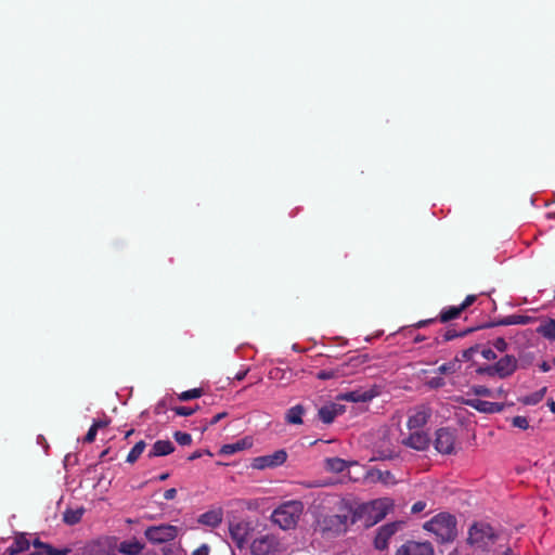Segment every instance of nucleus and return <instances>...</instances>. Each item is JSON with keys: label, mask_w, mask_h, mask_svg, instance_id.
I'll return each instance as SVG.
<instances>
[{"label": "nucleus", "mask_w": 555, "mask_h": 555, "mask_svg": "<svg viewBox=\"0 0 555 555\" xmlns=\"http://www.w3.org/2000/svg\"><path fill=\"white\" fill-rule=\"evenodd\" d=\"M424 529L433 532L439 542H451L457 535L456 518L449 513H440L426 521Z\"/></svg>", "instance_id": "nucleus-1"}, {"label": "nucleus", "mask_w": 555, "mask_h": 555, "mask_svg": "<svg viewBox=\"0 0 555 555\" xmlns=\"http://www.w3.org/2000/svg\"><path fill=\"white\" fill-rule=\"evenodd\" d=\"M302 503L299 501L286 502L274 509L271 519L284 530L294 528L302 513Z\"/></svg>", "instance_id": "nucleus-2"}, {"label": "nucleus", "mask_w": 555, "mask_h": 555, "mask_svg": "<svg viewBox=\"0 0 555 555\" xmlns=\"http://www.w3.org/2000/svg\"><path fill=\"white\" fill-rule=\"evenodd\" d=\"M494 529L487 522H475L468 530L467 543L476 548L486 551L496 541Z\"/></svg>", "instance_id": "nucleus-3"}, {"label": "nucleus", "mask_w": 555, "mask_h": 555, "mask_svg": "<svg viewBox=\"0 0 555 555\" xmlns=\"http://www.w3.org/2000/svg\"><path fill=\"white\" fill-rule=\"evenodd\" d=\"M456 430L450 427H441L435 431L434 447L443 455L455 453Z\"/></svg>", "instance_id": "nucleus-4"}, {"label": "nucleus", "mask_w": 555, "mask_h": 555, "mask_svg": "<svg viewBox=\"0 0 555 555\" xmlns=\"http://www.w3.org/2000/svg\"><path fill=\"white\" fill-rule=\"evenodd\" d=\"M144 534L150 542L162 544L175 540L178 535V528L167 524L151 526L145 530Z\"/></svg>", "instance_id": "nucleus-5"}, {"label": "nucleus", "mask_w": 555, "mask_h": 555, "mask_svg": "<svg viewBox=\"0 0 555 555\" xmlns=\"http://www.w3.org/2000/svg\"><path fill=\"white\" fill-rule=\"evenodd\" d=\"M279 550V541L273 534L256 538L250 544L253 555H270Z\"/></svg>", "instance_id": "nucleus-6"}, {"label": "nucleus", "mask_w": 555, "mask_h": 555, "mask_svg": "<svg viewBox=\"0 0 555 555\" xmlns=\"http://www.w3.org/2000/svg\"><path fill=\"white\" fill-rule=\"evenodd\" d=\"M431 409L427 405H418L410 410L406 427L410 430H421L430 420Z\"/></svg>", "instance_id": "nucleus-7"}, {"label": "nucleus", "mask_w": 555, "mask_h": 555, "mask_svg": "<svg viewBox=\"0 0 555 555\" xmlns=\"http://www.w3.org/2000/svg\"><path fill=\"white\" fill-rule=\"evenodd\" d=\"M250 531L251 526L248 521L240 520L230 521L229 524L231 539L240 550L244 548L246 545Z\"/></svg>", "instance_id": "nucleus-8"}, {"label": "nucleus", "mask_w": 555, "mask_h": 555, "mask_svg": "<svg viewBox=\"0 0 555 555\" xmlns=\"http://www.w3.org/2000/svg\"><path fill=\"white\" fill-rule=\"evenodd\" d=\"M354 524L357 521V515L351 509L346 511L341 514L330 515L324 519L326 529L335 532L346 531L348 522Z\"/></svg>", "instance_id": "nucleus-9"}, {"label": "nucleus", "mask_w": 555, "mask_h": 555, "mask_svg": "<svg viewBox=\"0 0 555 555\" xmlns=\"http://www.w3.org/2000/svg\"><path fill=\"white\" fill-rule=\"evenodd\" d=\"M431 439L427 433L423 430H414L408 437L403 438L401 443L404 447L416 451H426L430 446Z\"/></svg>", "instance_id": "nucleus-10"}, {"label": "nucleus", "mask_w": 555, "mask_h": 555, "mask_svg": "<svg viewBox=\"0 0 555 555\" xmlns=\"http://www.w3.org/2000/svg\"><path fill=\"white\" fill-rule=\"evenodd\" d=\"M396 555H434V548L428 542L408 541L397 550Z\"/></svg>", "instance_id": "nucleus-11"}, {"label": "nucleus", "mask_w": 555, "mask_h": 555, "mask_svg": "<svg viewBox=\"0 0 555 555\" xmlns=\"http://www.w3.org/2000/svg\"><path fill=\"white\" fill-rule=\"evenodd\" d=\"M287 459L284 450H278L273 454L258 456L253 461V467L257 469H264L268 467H276L282 465Z\"/></svg>", "instance_id": "nucleus-12"}, {"label": "nucleus", "mask_w": 555, "mask_h": 555, "mask_svg": "<svg viewBox=\"0 0 555 555\" xmlns=\"http://www.w3.org/2000/svg\"><path fill=\"white\" fill-rule=\"evenodd\" d=\"M518 365V360L515 356L505 354L494 363V372L498 377L507 378L517 371Z\"/></svg>", "instance_id": "nucleus-13"}, {"label": "nucleus", "mask_w": 555, "mask_h": 555, "mask_svg": "<svg viewBox=\"0 0 555 555\" xmlns=\"http://www.w3.org/2000/svg\"><path fill=\"white\" fill-rule=\"evenodd\" d=\"M464 404L475 409L481 413H500L503 411L504 405L499 402L483 401L480 399H467Z\"/></svg>", "instance_id": "nucleus-14"}, {"label": "nucleus", "mask_w": 555, "mask_h": 555, "mask_svg": "<svg viewBox=\"0 0 555 555\" xmlns=\"http://www.w3.org/2000/svg\"><path fill=\"white\" fill-rule=\"evenodd\" d=\"M397 524H387L382 526L374 539V546L377 550H385L388 545L389 539L397 532Z\"/></svg>", "instance_id": "nucleus-15"}, {"label": "nucleus", "mask_w": 555, "mask_h": 555, "mask_svg": "<svg viewBox=\"0 0 555 555\" xmlns=\"http://www.w3.org/2000/svg\"><path fill=\"white\" fill-rule=\"evenodd\" d=\"M344 413V406L340 404L332 403L324 405L319 409L318 415L324 424H331L334 422L337 415Z\"/></svg>", "instance_id": "nucleus-16"}, {"label": "nucleus", "mask_w": 555, "mask_h": 555, "mask_svg": "<svg viewBox=\"0 0 555 555\" xmlns=\"http://www.w3.org/2000/svg\"><path fill=\"white\" fill-rule=\"evenodd\" d=\"M175 451V446L170 440H157L149 451L147 456L150 459L156 456H166Z\"/></svg>", "instance_id": "nucleus-17"}, {"label": "nucleus", "mask_w": 555, "mask_h": 555, "mask_svg": "<svg viewBox=\"0 0 555 555\" xmlns=\"http://www.w3.org/2000/svg\"><path fill=\"white\" fill-rule=\"evenodd\" d=\"M144 545L140 541L132 539L122 541L119 544L118 551L125 555H139Z\"/></svg>", "instance_id": "nucleus-18"}, {"label": "nucleus", "mask_w": 555, "mask_h": 555, "mask_svg": "<svg viewBox=\"0 0 555 555\" xmlns=\"http://www.w3.org/2000/svg\"><path fill=\"white\" fill-rule=\"evenodd\" d=\"M222 521V513L221 511H208L202 514L198 518V522L209 527H217Z\"/></svg>", "instance_id": "nucleus-19"}, {"label": "nucleus", "mask_w": 555, "mask_h": 555, "mask_svg": "<svg viewBox=\"0 0 555 555\" xmlns=\"http://www.w3.org/2000/svg\"><path fill=\"white\" fill-rule=\"evenodd\" d=\"M374 398V393L372 391H363V390H353L346 392L341 396L343 400L349 402H367Z\"/></svg>", "instance_id": "nucleus-20"}, {"label": "nucleus", "mask_w": 555, "mask_h": 555, "mask_svg": "<svg viewBox=\"0 0 555 555\" xmlns=\"http://www.w3.org/2000/svg\"><path fill=\"white\" fill-rule=\"evenodd\" d=\"M251 441L249 438H243L234 443H229V444H224L222 446L221 448V453L222 454H227V455H231V454H234L238 451H242V450H245L247 448H250L251 447Z\"/></svg>", "instance_id": "nucleus-21"}, {"label": "nucleus", "mask_w": 555, "mask_h": 555, "mask_svg": "<svg viewBox=\"0 0 555 555\" xmlns=\"http://www.w3.org/2000/svg\"><path fill=\"white\" fill-rule=\"evenodd\" d=\"M29 548V541L24 537L20 535L14 539L13 543L5 550L8 555H16L25 552Z\"/></svg>", "instance_id": "nucleus-22"}, {"label": "nucleus", "mask_w": 555, "mask_h": 555, "mask_svg": "<svg viewBox=\"0 0 555 555\" xmlns=\"http://www.w3.org/2000/svg\"><path fill=\"white\" fill-rule=\"evenodd\" d=\"M537 333L548 340H555V320L547 319L537 327Z\"/></svg>", "instance_id": "nucleus-23"}, {"label": "nucleus", "mask_w": 555, "mask_h": 555, "mask_svg": "<svg viewBox=\"0 0 555 555\" xmlns=\"http://www.w3.org/2000/svg\"><path fill=\"white\" fill-rule=\"evenodd\" d=\"M305 413V409L301 404H297L287 410L285 415V421L288 424L300 425L302 424V415Z\"/></svg>", "instance_id": "nucleus-24"}, {"label": "nucleus", "mask_w": 555, "mask_h": 555, "mask_svg": "<svg viewBox=\"0 0 555 555\" xmlns=\"http://www.w3.org/2000/svg\"><path fill=\"white\" fill-rule=\"evenodd\" d=\"M349 466V463L340 457H328L325 460V469L332 473H341Z\"/></svg>", "instance_id": "nucleus-25"}, {"label": "nucleus", "mask_w": 555, "mask_h": 555, "mask_svg": "<svg viewBox=\"0 0 555 555\" xmlns=\"http://www.w3.org/2000/svg\"><path fill=\"white\" fill-rule=\"evenodd\" d=\"M83 512H85L83 508H77V509L67 508L63 514V520L67 525H70V526L76 525L81 520Z\"/></svg>", "instance_id": "nucleus-26"}, {"label": "nucleus", "mask_w": 555, "mask_h": 555, "mask_svg": "<svg viewBox=\"0 0 555 555\" xmlns=\"http://www.w3.org/2000/svg\"><path fill=\"white\" fill-rule=\"evenodd\" d=\"M390 507L391 503L388 499L375 501L373 503V508L376 511L375 521L383 519L387 515Z\"/></svg>", "instance_id": "nucleus-27"}, {"label": "nucleus", "mask_w": 555, "mask_h": 555, "mask_svg": "<svg viewBox=\"0 0 555 555\" xmlns=\"http://www.w3.org/2000/svg\"><path fill=\"white\" fill-rule=\"evenodd\" d=\"M463 312L460 306H451L443 309L439 314V320L442 323L449 322L460 317Z\"/></svg>", "instance_id": "nucleus-28"}, {"label": "nucleus", "mask_w": 555, "mask_h": 555, "mask_svg": "<svg viewBox=\"0 0 555 555\" xmlns=\"http://www.w3.org/2000/svg\"><path fill=\"white\" fill-rule=\"evenodd\" d=\"M547 391V388L546 387H542L541 389L524 397L520 399V401L526 404V405H535L538 404L539 402L542 401V399L544 398L545 393Z\"/></svg>", "instance_id": "nucleus-29"}, {"label": "nucleus", "mask_w": 555, "mask_h": 555, "mask_svg": "<svg viewBox=\"0 0 555 555\" xmlns=\"http://www.w3.org/2000/svg\"><path fill=\"white\" fill-rule=\"evenodd\" d=\"M461 369V359L455 358L450 362L443 363L438 366L437 372L439 374H453Z\"/></svg>", "instance_id": "nucleus-30"}, {"label": "nucleus", "mask_w": 555, "mask_h": 555, "mask_svg": "<svg viewBox=\"0 0 555 555\" xmlns=\"http://www.w3.org/2000/svg\"><path fill=\"white\" fill-rule=\"evenodd\" d=\"M146 444L143 440L137 442L127 455L126 462L133 464L138 461L145 449Z\"/></svg>", "instance_id": "nucleus-31"}, {"label": "nucleus", "mask_w": 555, "mask_h": 555, "mask_svg": "<svg viewBox=\"0 0 555 555\" xmlns=\"http://www.w3.org/2000/svg\"><path fill=\"white\" fill-rule=\"evenodd\" d=\"M532 320V317L522 314H511L506 317V322L508 323V325H526L531 323Z\"/></svg>", "instance_id": "nucleus-32"}, {"label": "nucleus", "mask_w": 555, "mask_h": 555, "mask_svg": "<svg viewBox=\"0 0 555 555\" xmlns=\"http://www.w3.org/2000/svg\"><path fill=\"white\" fill-rule=\"evenodd\" d=\"M203 393H204V391L202 388H193L190 390L182 391L178 396V398L180 401H189V400L197 399V398L202 397Z\"/></svg>", "instance_id": "nucleus-33"}, {"label": "nucleus", "mask_w": 555, "mask_h": 555, "mask_svg": "<svg viewBox=\"0 0 555 555\" xmlns=\"http://www.w3.org/2000/svg\"><path fill=\"white\" fill-rule=\"evenodd\" d=\"M82 555H106L99 543L92 542L82 548Z\"/></svg>", "instance_id": "nucleus-34"}, {"label": "nucleus", "mask_w": 555, "mask_h": 555, "mask_svg": "<svg viewBox=\"0 0 555 555\" xmlns=\"http://www.w3.org/2000/svg\"><path fill=\"white\" fill-rule=\"evenodd\" d=\"M173 438L180 446H189L192 442V436L183 431H176Z\"/></svg>", "instance_id": "nucleus-35"}, {"label": "nucleus", "mask_w": 555, "mask_h": 555, "mask_svg": "<svg viewBox=\"0 0 555 555\" xmlns=\"http://www.w3.org/2000/svg\"><path fill=\"white\" fill-rule=\"evenodd\" d=\"M198 405H196L195 408H189V406H175L172 408V411L179 415V416H190V415H193L197 410H198Z\"/></svg>", "instance_id": "nucleus-36"}, {"label": "nucleus", "mask_w": 555, "mask_h": 555, "mask_svg": "<svg viewBox=\"0 0 555 555\" xmlns=\"http://www.w3.org/2000/svg\"><path fill=\"white\" fill-rule=\"evenodd\" d=\"M474 330L473 328H468L464 332H461V333H457L455 330H448L446 331V333L443 334V340L444 341H449V340H452L456 337H462V336H465L466 334L473 332Z\"/></svg>", "instance_id": "nucleus-37"}, {"label": "nucleus", "mask_w": 555, "mask_h": 555, "mask_svg": "<svg viewBox=\"0 0 555 555\" xmlns=\"http://www.w3.org/2000/svg\"><path fill=\"white\" fill-rule=\"evenodd\" d=\"M470 390L476 396H480V397H491L492 396L491 389H489L488 387L482 386V385H474L470 388Z\"/></svg>", "instance_id": "nucleus-38"}, {"label": "nucleus", "mask_w": 555, "mask_h": 555, "mask_svg": "<svg viewBox=\"0 0 555 555\" xmlns=\"http://www.w3.org/2000/svg\"><path fill=\"white\" fill-rule=\"evenodd\" d=\"M42 553L43 555H68L70 553V548L65 547L60 550L49 544L46 546V551Z\"/></svg>", "instance_id": "nucleus-39"}, {"label": "nucleus", "mask_w": 555, "mask_h": 555, "mask_svg": "<svg viewBox=\"0 0 555 555\" xmlns=\"http://www.w3.org/2000/svg\"><path fill=\"white\" fill-rule=\"evenodd\" d=\"M426 385L430 389H439V388H442L446 385V380L442 377H440V376H435V377L429 378L426 382Z\"/></svg>", "instance_id": "nucleus-40"}, {"label": "nucleus", "mask_w": 555, "mask_h": 555, "mask_svg": "<svg viewBox=\"0 0 555 555\" xmlns=\"http://www.w3.org/2000/svg\"><path fill=\"white\" fill-rule=\"evenodd\" d=\"M398 456H399V454L395 450H391V449L377 451V459H379V460H393V459H397Z\"/></svg>", "instance_id": "nucleus-41"}, {"label": "nucleus", "mask_w": 555, "mask_h": 555, "mask_svg": "<svg viewBox=\"0 0 555 555\" xmlns=\"http://www.w3.org/2000/svg\"><path fill=\"white\" fill-rule=\"evenodd\" d=\"M512 425L520 429H527L529 427V422L526 416L518 415L513 417Z\"/></svg>", "instance_id": "nucleus-42"}, {"label": "nucleus", "mask_w": 555, "mask_h": 555, "mask_svg": "<svg viewBox=\"0 0 555 555\" xmlns=\"http://www.w3.org/2000/svg\"><path fill=\"white\" fill-rule=\"evenodd\" d=\"M495 367L494 364L486 365V366H479L476 370V373L479 375H488V376H496V373L494 372Z\"/></svg>", "instance_id": "nucleus-43"}, {"label": "nucleus", "mask_w": 555, "mask_h": 555, "mask_svg": "<svg viewBox=\"0 0 555 555\" xmlns=\"http://www.w3.org/2000/svg\"><path fill=\"white\" fill-rule=\"evenodd\" d=\"M492 345L499 352H505L508 348V345L503 337L495 338Z\"/></svg>", "instance_id": "nucleus-44"}, {"label": "nucleus", "mask_w": 555, "mask_h": 555, "mask_svg": "<svg viewBox=\"0 0 555 555\" xmlns=\"http://www.w3.org/2000/svg\"><path fill=\"white\" fill-rule=\"evenodd\" d=\"M378 480H380L384 483H395V476L391 474V472H378Z\"/></svg>", "instance_id": "nucleus-45"}, {"label": "nucleus", "mask_w": 555, "mask_h": 555, "mask_svg": "<svg viewBox=\"0 0 555 555\" xmlns=\"http://www.w3.org/2000/svg\"><path fill=\"white\" fill-rule=\"evenodd\" d=\"M317 377L322 380H327L336 377V372L333 370H321L318 372Z\"/></svg>", "instance_id": "nucleus-46"}, {"label": "nucleus", "mask_w": 555, "mask_h": 555, "mask_svg": "<svg viewBox=\"0 0 555 555\" xmlns=\"http://www.w3.org/2000/svg\"><path fill=\"white\" fill-rule=\"evenodd\" d=\"M478 351V346H473L468 349L462 351V360L469 361L473 359L474 354Z\"/></svg>", "instance_id": "nucleus-47"}, {"label": "nucleus", "mask_w": 555, "mask_h": 555, "mask_svg": "<svg viewBox=\"0 0 555 555\" xmlns=\"http://www.w3.org/2000/svg\"><path fill=\"white\" fill-rule=\"evenodd\" d=\"M533 359L534 357L532 353L524 354L522 357H520V367L527 369L529 365L532 364Z\"/></svg>", "instance_id": "nucleus-48"}, {"label": "nucleus", "mask_w": 555, "mask_h": 555, "mask_svg": "<svg viewBox=\"0 0 555 555\" xmlns=\"http://www.w3.org/2000/svg\"><path fill=\"white\" fill-rule=\"evenodd\" d=\"M96 434H98V430L93 426H91L89 428L87 435L85 436L83 441L87 443L93 442L95 440Z\"/></svg>", "instance_id": "nucleus-49"}, {"label": "nucleus", "mask_w": 555, "mask_h": 555, "mask_svg": "<svg viewBox=\"0 0 555 555\" xmlns=\"http://www.w3.org/2000/svg\"><path fill=\"white\" fill-rule=\"evenodd\" d=\"M476 299H477L476 295H468V296H466L464 301L460 305L461 309L464 311L469 306H472L476 301Z\"/></svg>", "instance_id": "nucleus-50"}, {"label": "nucleus", "mask_w": 555, "mask_h": 555, "mask_svg": "<svg viewBox=\"0 0 555 555\" xmlns=\"http://www.w3.org/2000/svg\"><path fill=\"white\" fill-rule=\"evenodd\" d=\"M481 356L489 361L495 360L498 358L496 353L490 348L482 349Z\"/></svg>", "instance_id": "nucleus-51"}, {"label": "nucleus", "mask_w": 555, "mask_h": 555, "mask_svg": "<svg viewBox=\"0 0 555 555\" xmlns=\"http://www.w3.org/2000/svg\"><path fill=\"white\" fill-rule=\"evenodd\" d=\"M228 416V413L227 412H220L218 414H216L209 422H208V426H212L215 424H217L218 422H220L221 420L225 418Z\"/></svg>", "instance_id": "nucleus-52"}, {"label": "nucleus", "mask_w": 555, "mask_h": 555, "mask_svg": "<svg viewBox=\"0 0 555 555\" xmlns=\"http://www.w3.org/2000/svg\"><path fill=\"white\" fill-rule=\"evenodd\" d=\"M108 424H109V420L104 418V420H96V421H94L91 426H93L96 430H99L101 428H104V427L108 426Z\"/></svg>", "instance_id": "nucleus-53"}, {"label": "nucleus", "mask_w": 555, "mask_h": 555, "mask_svg": "<svg viewBox=\"0 0 555 555\" xmlns=\"http://www.w3.org/2000/svg\"><path fill=\"white\" fill-rule=\"evenodd\" d=\"M425 507H426V503H425V502L417 501V502H415V503L412 505L411 511H412V513L416 514V513L422 512Z\"/></svg>", "instance_id": "nucleus-54"}, {"label": "nucleus", "mask_w": 555, "mask_h": 555, "mask_svg": "<svg viewBox=\"0 0 555 555\" xmlns=\"http://www.w3.org/2000/svg\"><path fill=\"white\" fill-rule=\"evenodd\" d=\"M192 555H209V547L206 544L201 545L196 548Z\"/></svg>", "instance_id": "nucleus-55"}, {"label": "nucleus", "mask_w": 555, "mask_h": 555, "mask_svg": "<svg viewBox=\"0 0 555 555\" xmlns=\"http://www.w3.org/2000/svg\"><path fill=\"white\" fill-rule=\"evenodd\" d=\"M177 495V490L175 488H170L164 492V499L167 501L173 500Z\"/></svg>", "instance_id": "nucleus-56"}, {"label": "nucleus", "mask_w": 555, "mask_h": 555, "mask_svg": "<svg viewBox=\"0 0 555 555\" xmlns=\"http://www.w3.org/2000/svg\"><path fill=\"white\" fill-rule=\"evenodd\" d=\"M508 323L506 322V317L502 318V319H499L496 321H493L491 322L490 324L487 325V327H491V326H507Z\"/></svg>", "instance_id": "nucleus-57"}, {"label": "nucleus", "mask_w": 555, "mask_h": 555, "mask_svg": "<svg viewBox=\"0 0 555 555\" xmlns=\"http://www.w3.org/2000/svg\"><path fill=\"white\" fill-rule=\"evenodd\" d=\"M33 544H34L35 547L42 550L41 552H44L46 551V546L49 545L48 543L42 542L39 539H36L33 542Z\"/></svg>", "instance_id": "nucleus-58"}, {"label": "nucleus", "mask_w": 555, "mask_h": 555, "mask_svg": "<svg viewBox=\"0 0 555 555\" xmlns=\"http://www.w3.org/2000/svg\"><path fill=\"white\" fill-rule=\"evenodd\" d=\"M435 321H436V319L422 320V321H420V322H417L415 324V327L421 328V327H424V326H426V325H428L430 323H434Z\"/></svg>", "instance_id": "nucleus-59"}, {"label": "nucleus", "mask_w": 555, "mask_h": 555, "mask_svg": "<svg viewBox=\"0 0 555 555\" xmlns=\"http://www.w3.org/2000/svg\"><path fill=\"white\" fill-rule=\"evenodd\" d=\"M165 408H166V404H165V401H160L156 404L155 406V413L156 414H160L165 411Z\"/></svg>", "instance_id": "nucleus-60"}, {"label": "nucleus", "mask_w": 555, "mask_h": 555, "mask_svg": "<svg viewBox=\"0 0 555 555\" xmlns=\"http://www.w3.org/2000/svg\"><path fill=\"white\" fill-rule=\"evenodd\" d=\"M540 370L542 372H548L551 370V365L546 362V361H543L541 364H540Z\"/></svg>", "instance_id": "nucleus-61"}, {"label": "nucleus", "mask_w": 555, "mask_h": 555, "mask_svg": "<svg viewBox=\"0 0 555 555\" xmlns=\"http://www.w3.org/2000/svg\"><path fill=\"white\" fill-rule=\"evenodd\" d=\"M201 456H202V453H201L199 451H195V452H193V453L188 457V460H189V461H194V460H196V459H198V457H201Z\"/></svg>", "instance_id": "nucleus-62"}, {"label": "nucleus", "mask_w": 555, "mask_h": 555, "mask_svg": "<svg viewBox=\"0 0 555 555\" xmlns=\"http://www.w3.org/2000/svg\"><path fill=\"white\" fill-rule=\"evenodd\" d=\"M246 374H247V371L238 372V373L234 376V378H235V379H237V380H242V379H244V378H245Z\"/></svg>", "instance_id": "nucleus-63"}, {"label": "nucleus", "mask_w": 555, "mask_h": 555, "mask_svg": "<svg viewBox=\"0 0 555 555\" xmlns=\"http://www.w3.org/2000/svg\"><path fill=\"white\" fill-rule=\"evenodd\" d=\"M548 408H550L551 412L555 414V401H550Z\"/></svg>", "instance_id": "nucleus-64"}]
</instances>
